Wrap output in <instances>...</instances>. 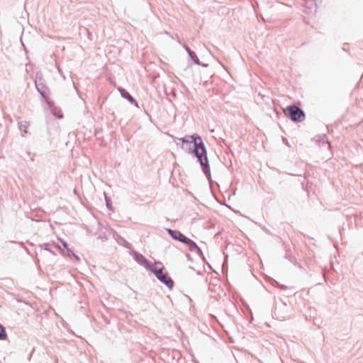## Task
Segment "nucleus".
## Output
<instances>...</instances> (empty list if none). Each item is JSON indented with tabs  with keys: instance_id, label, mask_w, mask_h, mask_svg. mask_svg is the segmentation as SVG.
Returning <instances> with one entry per match:
<instances>
[{
	"instance_id": "1",
	"label": "nucleus",
	"mask_w": 363,
	"mask_h": 363,
	"mask_svg": "<svg viewBox=\"0 0 363 363\" xmlns=\"http://www.w3.org/2000/svg\"><path fill=\"white\" fill-rule=\"evenodd\" d=\"M183 143L182 147L192 153L196 157L200 163L203 174L208 180H211V170L208 160L207 157V150L201 138L198 135H192L190 136L182 138L179 139Z\"/></svg>"
},
{
	"instance_id": "2",
	"label": "nucleus",
	"mask_w": 363,
	"mask_h": 363,
	"mask_svg": "<svg viewBox=\"0 0 363 363\" xmlns=\"http://www.w3.org/2000/svg\"><path fill=\"white\" fill-rule=\"evenodd\" d=\"M284 114L295 123L302 122L306 118L304 111L296 105L288 106L284 110Z\"/></svg>"
},
{
	"instance_id": "3",
	"label": "nucleus",
	"mask_w": 363,
	"mask_h": 363,
	"mask_svg": "<svg viewBox=\"0 0 363 363\" xmlns=\"http://www.w3.org/2000/svg\"><path fill=\"white\" fill-rule=\"evenodd\" d=\"M167 231L174 240H178L185 244L188 247H189V250H201V248L198 247L194 241L186 237L180 231L177 230H172L169 228L167 229Z\"/></svg>"
},
{
	"instance_id": "4",
	"label": "nucleus",
	"mask_w": 363,
	"mask_h": 363,
	"mask_svg": "<svg viewBox=\"0 0 363 363\" xmlns=\"http://www.w3.org/2000/svg\"><path fill=\"white\" fill-rule=\"evenodd\" d=\"M35 84L38 91L41 95L42 98L45 100V101L48 104L50 108L53 106V102H52L48 96V87L45 84V80L43 77V75L40 72L36 73Z\"/></svg>"
},
{
	"instance_id": "5",
	"label": "nucleus",
	"mask_w": 363,
	"mask_h": 363,
	"mask_svg": "<svg viewBox=\"0 0 363 363\" xmlns=\"http://www.w3.org/2000/svg\"><path fill=\"white\" fill-rule=\"evenodd\" d=\"M301 4L303 7V11L307 15H311L316 11L315 0H302Z\"/></svg>"
},
{
	"instance_id": "6",
	"label": "nucleus",
	"mask_w": 363,
	"mask_h": 363,
	"mask_svg": "<svg viewBox=\"0 0 363 363\" xmlns=\"http://www.w3.org/2000/svg\"><path fill=\"white\" fill-rule=\"evenodd\" d=\"M157 278L160 280L162 283L166 284L169 288H172L173 286V281L171 278L165 273H163L162 270L157 271L155 274Z\"/></svg>"
},
{
	"instance_id": "7",
	"label": "nucleus",
	"mask_w": 363,
	"mask_h": 363,
	"mask_svg": "<svg viewBox=\"0 0 363 363\" xmlns=\"http://www.w3.org/2000/svg\"><path fill=\"white\" fill-rule=\"evenodd\" d=\"M118 91L123 98L127 99L131 104L138 107L137 101L130 94V93L126 89L120 87L118 88Z\"/></svg>"
},
{
	"instance_id": "8",
	"label": "nucleus",
	"mask_w": 363,
	"mask_h": 363,
	"mask_svg": "<svg viewBox=\"0 0 363 363\" xmlns=\"http://www.w3.org/2000/svg\"><path fill=\"white\" fill-rule=\"evenodd\" d=\"M113 238H115L116 242L121 246L125 247L126 248H129V249L130 248V244L124 238H123L121 235H119L118 233H115L113 234Z\"/></svg>"
},
{
	"instance_id": "9",
	"label": "nucleus",
	"mask_w": 363,
	"mask_h": 363,
	"mask_svg": "<svg viewBox=\"0 0 363 363\" xmlns=\"http://www.w3.org/2000/svg\"><path fill=\"white\" fill-rule=\"evenodd\" d=\"M189 57L193 60L194 63L198 65H201L203 67H208V64H202L198 57L196 56V53L192 51L189 55Z\"/></svg>"
},
{
	"instance_id": "10",
	"label": "nucleus",
	"mask_w": 363,
	"mask_h": 363,
	"mask_svg": "<svg viewBox=\"0 0 363 363\" xmlns=\"http://www.w3.org/2000/svg\"><path fill=\"white\" fill-rule=\"evenodd\" d=\"M147 268H149L155 274H157V271H161L163 269L161 263H155L154 264L150 263V267H147Z\"/></svg>"
},
{
	"instance_id": "11",
	"label": "nucleus",
	"mask_w": 363,
	"mask_h": 363,
	"mask_svg": "<svg viewBox=\"0 0 363 363\" xmlns=\"http://www.w3.org/2000/svg\"><path fill=\"white\" fill-rule=\"evenodd\" d=\"M135 259L140 264L144 265L145 267H150V262H148L143 255L139 254H135Z\"/></svg>"
},
{
	"instance_id": "12",
	"label": "nucleus",
	"mask_w": 363,
	"mask_h": 363,
	"mask_svg": "<svg viewBox=\"0 0 363 363\" xmlns=\"http://www.w3.org/2000/svg\"><path fill=\"white\" fill-rule=\"evenodd\" d=\"M29 126V123L28 121H23L18 123V128L21 132L24 133H27V129Z\"/></svg>"
},
{
	"instance_id": "13",
	"label": "nucleus",
	"mask_w": 363,
	"mask_h": 363,
	"mask_svg": "<svg viewBox=\"0 0 363 363\" xmlns=\"http://www.w3.org/2000/svg\"><path fill=\"white\" fill-rule=\"evenodd\" d=\"M7 337V334L6 333V330L4 328L0 325V340H4Z\"/></svg>"
},
{
	"instance_id": "14",
	"label": "nucleus",
	"mask_w": 363,
	"mask_h": 363,
	"mask_svg": "<svg viewBox=\"0 0 363 363\" xmlns=\"http://www.w3.org/2000/svg\"><path fill=\"white\" fill-rule=\"evenodd\" d=\"M318 137L319 138V139H318V140H319V141H321V142H323V143H325H325L328 145V146H329V147H330V143L328 141V140H327V136H326V135H325V134H323V135H319V136H318Z\"/></svg>"
},
{
	"instance_id": "15",
	"label": "nucleus",
	"mask_w": 363,
	"mask_h": 363,
	"mask_svg": "<svg viewBox=\"0 0 363 363\" xmlns=\"http://www.w3.org/2000/svg\"><path fill=\"white\" fill-rule=\"evenodd\" d=\"M182 46L185 49L188 55H189L192 52V50H191V49L186 44H182Z\"/></svg>"
},
{
	"instance_id": "16",
	"label": "nucleus",
	"mask_w": 363,
	"mask_h": 363,
	"mask_svg": "<svg viewBox=\"0 0 363 363\" xmlns=\"http://www.w3.org/2000/svg\"><path fill=\"white\" fill-rule=\"evenodd\" d=\"M57 71H58V72H59V73H60V74L62 77L63 79H66V77H65V75L63 74V72H62V69L60 68V67H59V66H57Z\"/></svg>"
},
{
	"instance_id": "17",
	"label": "nucleus",
	"mask_w": 363,
	"mask_h": 363,
	"mask_svg": "<svg viewBox=\"0 0 363 363\" xmlns=\"http://www.w3.org/2000/svg\"><path fill=\"white\" fill-rule=\"evenodd\" d=\"M60 240L62 242V245H63V247L65 248V250H69L68 248V245H67V243L65 241H63L62 240Z\"/></svg>"
},
{
	"instance_id": "18",
	"label": "nucleus",
	"mask_w": 363,
	"mask_h": 363,
	"mask_svg": "<svg viewBox=\"0 0 363 363\" xmlns=\"http://www.w3.org/2000/svg\"><path fill=\"white\" fill-rule=\"evenodd\" d=\"M105 199H106V203L107 208L111 209V204H110V202H109L108 198L106 196H105Z\"/></svg>"
},
{
	"instance_id": "19",
	"label": "nucleus",
	"mask_w": 363,
	"mask_h": 363,
	"mask_svg": "<svg viewBox=\"0 0 363 363\" xmlns=\"http://www.w3.org/2000/svg\"><path fill=\"white\" fill-rule=\"evenodd\" d=\"M43 246H44L43 250H50V245L48 243L44 244Z\"/></svg>"
}]
</instances>
